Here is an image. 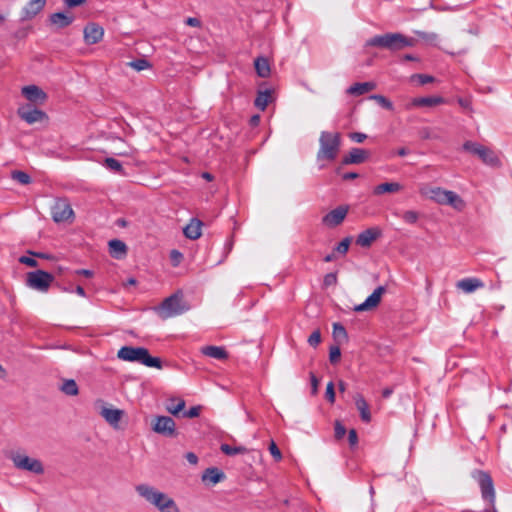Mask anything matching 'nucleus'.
Returning <instances> with one entry per match:
<instances>
[{"mask_svg": "<svg viewBox=\"0 0 512 512\" xmlns=\"http://www.w3.org/2000/svg\"><path fill=\"white\" fill-rule=\"evenodd\" d=\"M337 283V275L336 273H328L324 277V285L325 286H332Z\"/></svg>", "mask_w": 512, "mask_h": 512, "instance_id": "obj_52", "label": "nucleus"}, {"mask_svg": "<svg viewBox=\"0 0 512 512\" xmlns=\"http://www.w3.org/2000/svg\"><path fill=\"white\" fill-rule=\"evenodd\" d=\"M52 219L56 223L72 221L74 211L67 198H58L51 207Z\"/></svg>", "mask_w": 512, "mask_h": 512, "instance_id": "obj_10", "label": "nucleus"}, {"mask_svg": "<svg viewBox=\"0 0 512 512\" xmlns=\"http://www.w3.org/2000/svg\"><path fill=\"white\" fill-rule=\"evenodd\" d=\"M421 196L426 197L441 205H450L454 209L461 211L465 207L464 200L455 192L445 190L441 187H432L423 184L419 188Z\"/></svg>", "mask_w": 512, "mask_h": 512, "instance_id": "obj_2", "label": "nucleus"}, {"mask_svg": "<svg viewBox=\"0 0 512 512\" xmlns=\"http://www.w3.org/2000/svg\"><path fill=\"white\" fill-rule=\"evenodd\" d=\"M369 157V152L361 148H352L341 161L342 165L361 164Z\"/></svg>", "mask_w": 512, "mask_h": 512, "instance_id": "obj_19", "label": "nucleus"}, {"mask_svg": "<svg viewBox=\"0 0 512 512\" xmlns=\"http://www.w3.org/2000/svg\"><path fill=\"white\" fill-rule=\"evenodd\" d=\"M54 281V276L44 270L28 272L26 285L40 292H47Z\"/></svg>", "mask_w": 512, "mask_h": 512, "instance_id": "obj_8", "label": "nucleus"}, {"mask_svg": "<svg viewBox=\"0 0 512 512\" xmlns=\"http://www.w3.org/2000/svg\"><path fill=\"white\" fill-rule=\"evenodd\" d=\"M458 103L463 108H469L470 107V102L468 100H466V99L459 98L458 99Z\"/></svg>", "mask_w": 512, "mask_h": 512, "instance_id": "obj_64", "label": "nucleus"}, {"mask_svg": "<svg viewBox=\"0 0 512 512\" xmlns=\"http://www.w3.org/2000/svg\"><path fill=\"white\" fill-rule=\"evenodd\" d=\"M321 342V333L319 330H315L308 338V343L312 347H317Z\"/></svg>", "mask_w": 512, "mask_h": 512, "instance_id": "obj_46", "label": "nucleus"}, {"mask_svg": "<svg viewBox=\"0 0 512 512\" xmlns=\"http://www.w3.org/2000/svg\"><path fill=\"white\" fill-rule=\"evenodd\" d=\"M11 178L22 185H28L31 183V177L24 171L14 170L11 172Z\"/></svg>", "mask_w": 512, "mask_h": 512, "instance_id": "obj_38", "label": "nucleus"}, {"mask_svg": "<svg viewBox=\"0 0 512 512\" xmlns=\"http://www.w3.org/2000/svg\"><path fill=\"white\" fill-rule=\"evenodd\" d=\"M256 73L259 77L266 78L270 75L269 62L264 57H258L254 61Z\"/></svg>", "mask_w": 512, "mask_h": 512, "instance_id": "obj_33", "label": "nucleus"}, {"mask_svg": "<svg viewBox=\"0 0 512 512\" xmlns=\"http://www.w3.org/2000/svg\"><path fill=\"white\" fill-rule=\"evenodd\" d=\"M375 88L376 84L374 82L355 83L348 88L347 93L350 95L359 96L370 92Z\"/></svg>", "mask_w": 512, "mask_h": 512, "instance_id": "obj_30", "label": "nucleus"}, {"mask_svg": "<svg viewBox=\"0 0 512 512\" xmlns=\"http://www.w3.org/2000/svg\"><path fill=\"white\" fill-rule=\"evenodd\" d=\"M152 429L154 432L166 437H175L177 435L176 423L169 416H157Z\"/></svg>", "mask_w": 512, "mask_h": 512, "instance_id": "obj_14", "label": "nucleus"}, {"mask_svg": "<svg viewBox=\"0 0 512 512\" xmlns=\"http://www.w3.org/2000/svg\"><path fill=\"white\" fill-rule=\"evenodd\" d=\"M415 77H417L419 79V82L422 85H425V84H428V83H431L434 81V78L432 76L426 75V74H417V75H415Z\"/></svg>", "mask_w": 512, "mask_h": 512, "instance_id": "obj_54", "label": "nucleus"}, {"mask_svg": "<svg viewBox=\"0 0 512 512\" xmlns=\"http://www.w3.org/2000/svg\"><path fill=\"white\" fill-rule=\"evenodd\" d=\"M63 2L68 8H74L85 4L87 0H63Z\"/></svg>", "mask_w": 512, "mask_h": 512, "instance_id": "obj_55", "label": "nucleus"}, {"mask_svg": "<svg viewBox=\"0 0 512 512\" xmlns=\"http://www.w3.org/2000/svg\"><path fill=\"white\" fill-rule=\"evenodd\" d=\"M340 345L331 346L329 350V360L332 364H337L340 361L341 350Z\"/></svg>", "mask_w": 512, "mask_h": 512, "instance_id": "obj_42", "label": "nucleus"}, {"mask_svg": "<svg viewBox=\"0 0 512 512\" xmlns=\"http://www.w3.org/2000/svg\"><path fill=\"white\" fill-rule=\"evenodd\" d=\"M202 221L197 218H192L190 222L183 228V233L186 238L196 240L202 235Z\"/></svg>", "mask_w": 512, "mask_h": 512, "instance_id": "obj_20", "label": "nucleus"}, {"mask_svg": "<svg viewBox=\"0 0 512 512\" xmlns=\"http://www.w3.org/2000/svg\"><path fill=\"white\" fill-rule=\"evenodd\" d=\"M336 258H337L336 257V252L333 250L332 253H330V254H328V255H326L324 257V261L325 262H331V261L335 260Z\"/></svg>", "mask_w": 512, "mask_h": 512, "instance_id": "obj_63", "label": "nucleus"}, {"mask_svg": "<svg viewBox=\"0 0 512 512\" xmlns=\"http://www.w3.org/2000/svg\"><path fill=\"white\" fill-rule=\"evenodd\" d=\"M335 438L337 440L342 439L346 434V428L342 425L340 421H336L334 425Z\"/></svg>", "mask_w": 512, "mask_h": 512, "instance_id": "obj_47", "label": "nucleus"}, {"mask_svg": "<svg viewBox=\"0 0 512 512\" xmlns=\"http://www.w3.org/2000/svg\"><path fill=\"white\" fill-rule=\"evenodd\" d=\"M185 407V401L181 398L172 397L168 399V402L166 404V410L174 415L177 416Z\"/></svg>", "mask_w": 512, "mask_h": 512, "instance_id": "obj_32", "label": "nucleus"}, {"mask_svg": "<svg viewBox=\"0 0 512 512\" xmlns=\"http://www.w3.org/2000/svg\"><path fill=\"white\" fill-rule=\"evenodd\" d=\"M386 288L384 286L377 287L374 292L361 304L355 306L356 312L369 311L376 308L381 302V297L385 293Z\"/></svg>", "mask_w": 512, "mask_h": 512, "instance_id": "obj_16", "label": "nucleus"}, {"mask_svg": "<svg viewBox=\"0 0 512 512\" xmlns=\"http://www.w3.org/2000/svg\"><path fill=\"white\" fill-rule=\"evenodd\" d=\"M104 164L108 169L120 174H124L122 164L117 159L108 157L105 159Z\"/></svg>", "mask_w": 512, "mask_h": 512, "instance_id": "obj_39", "label": "nucleus"}, {"mask_svg": "<svg viewBox=\"0 0 512 512\" xmlns=\"http://www.w3.org/2000/svg\"><path fill=\"white\" fill-rule=\"evenodd\" d=\"M21 94L32 105H43L48 99L47 93L37 85L31 84L21 88Z\"/></svg>", "mask_w": 512, "mask_h": 512, "instance_id": "obj_13", "label": "nucleus"}, {"mask_svg": "<svg viewBox=\"0 0 512 512\" xmlns=\"http://www.w3.org/2000/svg\"><path fill=\"white\" fill-rule=\"evenodd\" d=\"M220 450L226 454V455H229V456H234V455H237V454H245L248 452V449L244 446H236V447H232L228 444H222L220 446Z\"/></svg>", "mask_w": 512, "mask_h": 512, "instance_id": "obj_37", "label": "nucleus"}, {"mask_svg": "<svg viewBox=\"0 0 512 512\" xmlns=\"http://www.w3.org/2000/svg\"><path fill=\"white\" fill-rule=\"evenodd\" d=\"M415 40L408 38L401 33H386L370 38L367 46L379 47L390 51H399L406 47L414 46Z\"/></svg>", "mask_w": 512, "mask_h": 512, "instance_id": "obj_4", "label": "nucleus"}, {"mask_svg": "<svg viewBox=\"0 0 512 512\" xmlns=\"http://www.w3.org/2000/svg\"><path fill=\"white\" fill-rule=\"evenodd\" d=\"M110 255L115 259H122L127 254L126 244L118 239L110 240L108 243Z\"/></svg>", "mask_w": 512, "mask_h": 512, "instance_id": "obj_26", "label": "nucleus"}, {"mask_svg": "<svg viewBox=\"0 0 512 512\" xmlns=\"http://www.w3.org/2000/svg\"><path fill=\"white\" fill-rule=\"evenodd\" d=\"M402 218L405 222H407L409 224H414L417 222V220L419 218V214L416 211L409 210V211H405L403 213Z\"/></svg>", "mask_w": 512, "mask_h": 512, "instance_id": "obj_44", "label": "nucleus"}, {"mask_svg": "<svg viewBox=\"0 0 512 512\" xmlns=\"http://www.w3.org/2000/svg\"><path fill=\"white\" fill-rule=\"evenodd\" d=\"M359 175L355 172H347L343 174L342 178L343 180H353L356 179Z\"/></svg>", "mask_w": 512, "mask_h": 512, "instance_id": "obj_62", "label": "nucleus"}, {"mask_svg": "<svg viewBox=\"0 0 512 512\" xmlns=\"http://www.w3.org/2000/svg\"><path fill=\"white\" fill-rule=\"evenodd\" d=\"M12 461L18 469L33 472L35 474H42L44 472L43 465L39 460L30 458L26 455H13Z\"/></svg>", "mask_w": 512, "mask_h": 512, "instance_id": "obj_12", "label": "nucleus"}, {"mask_svg": "<svg viewBox=\"0 0 512 512\" xmlns=\"http://www.w3.org/2000/svg\"><path fill=\"white\" fill-rule=\"evenodd\" d=\"M19 262L22 263V264H25L29 267H36L37 266V261L32 258V257H28V256H21L19 258Z\"/></svg>", "mask_w": 512, "mask_h": 512, "instance_id": "obj_53", "label": "nucleus"}, {"mask_svg": "<svg viewBox=\"0 0 512 512\" xmlns=\"http://www.w3.org/2000/svg\"><path fill=\"white\" fill-rule=\"evenodd\" d=\"M36 105L25 104L17 109V115L27 124H34L37 122H44L48 120L46 112L35 107Z\"/></svg>", "mask_w": 512, "mask_h": 512, "instance_id": "obj_11", "label": "nucleus"}, {"mask_svg": "<svg viewBox=\"0 0 512 512\" xmlns=\"http://www.w3.org/2000/svg\"><path fill=\"white\" fill-rule=\"evenodd\" d=\"M185 23L192 27H200L201 26V21L195 17H188L186 19Z\"/></svg>", "mask_w": 512, "mask_h": 512, "instance_id": "obj_58", "label": "nucleus"}, {"mask_svg": "<svg viewBox=\"0 0 512 512\" xmlns=\"http://www.w3.org/2000/svg\"><path fill=\"white\" fill-rule=\"evenodd\" d=\"M370 99H373L375 101L378 102V104H380L383 108L385 109H388V110H392L393 109V104L390 100H388L386 97L382 96V95H371L370 96Z\"/></svg>", "mask_w": 512, "mask_h": 512, "instance_id": "obj_43", "label": "nucleus"}, {"mask_svg": "<svg viewBox=\"0 0 512 512\" xmlns=\"http://www.w3.org/2000/svg\"><path fill=\"white\" fill-rule=\"evenodd\" d=\"M348 211V205H340L322 217V224L328 228H335L345 220Z\"/></svg>", "mask_w": 512, "mask_h": 512, "instance_id": "obj_15", "label": "nucleus"}, {"mask_svg": "<svg viewBox=\"0 0 512 512\" xmlns=\"http://www.w3.org/2000/svg\"><path fill=\"white\" fill-rule=\"evenodd\" d=\"M354 401H355L356 408L360 413L361 420L366 423L370 422L371 421V413L369 410V405H368L367 401L365 400V398L361 394H356L354 396Z\"/></svg>", "mask_w": 512, "mask_h": 512, "instance_id": "obj_24", "label": "nucleus"}, {"mask_svg": "<svg viewBox=\"0 0 512 512\" xmlns=\"http://www.w3.org/2000/svg\"><path fill=\"white\" fill-rule=\"evenodd\" d=\"M420 37L425 40L426 42L430 43V44H436L439 37L436 33H426V32H421L419 33Z\"/></svg>", "mask_w": 512, "mask_h": 512, "instance_id": "obj_49", "label": "nucleus"}, {"mask_svg": "<svg viewBox=\"0 0 512 512\" xmlns=\"http://www.w3.org/2000/svg\"><path fill=\"white\" fill-rule=\"evenodd\" d=\"M201 352L205 356L218 360H226L228 358L227 351L223 347L219 346H204L201 348Z\"/></svg>", "mask_w": 512, "mask_h": 512, "instance_id": "obj_29", "label": "nucleus"}, {"mask_svg": "<svg viewBox=\"0 0 512 512\" xmlns=\"http://www.w3.org/2000/svg\"><path fill=\"white\" fill-rule=\"evenodd\" d=\"M402 189L401 184L397 182H385L382 184L377 185L374 188V194L380 195L383 193H395Z\"/></svg>", "mask_w": 512, "mask_h": 512, "instance_id": "obj_31", "label": "nucleus"}, {"mask_svg": "<svg viewBox=\"0 0 512 512\" xmlns=\"http://www.w3.org/2000/svg\"><path fill=\"white\" fill-rule=\"evenodd\" d=\"M462 148L464 151L477 156L485 165L493 168L501 166V160L496 152L487 146L473 141H466Z\"/></svg>", "mask_w": 512, "mask_h": 512, "instance_id": "obj_7", "label": "nucleus"}, {"mask_svg": "<svg viewBox=\"0 0 512 512\" xmlns=\"http://www.w3.org/2000/svg\"><path fill=\"white\" fill-rule=\"evenodd\" d=\"M269 451L276 461H280L282 459V453L274 441L270 442Z\"/></svg>", "mask_w": 512, "mask_h": 512, "instance_id": "obj_48", "label": "nucleus"}, {"mask_svg": "<svg viewBox=\"0 0 512 512\" xmlns=\"http://www.w3.org/2000/svg\"><path fill=\"white\" fill-rule=\"evenodd\" d=\"M200 411H201L200 406H194V407H191L188 411H185L183 413V416L186 418H195V417L199 416Z\"/></svg>", "mask_w": 512, "mask_h": 512, "instance_id": "obj_50", "label": "nucleus"}, {"mask_svg": "<svg viewBox=\"0 0 512 512\" xmlns=\"http://www.w3.org/2000/svg\"><path fill=\"white\" fill-rule=\"evenodd\" d=\"M348 441L351 446H355L358 443V436L355 429H351L348 433Z\"/></svg>", "mask_w": 512, "mask_h": 512, "instance_id": "obj_56", "label": "nucleus"}, {"mask_svg": "<svg viewBox=\"0 0 512 512\" xmlns=\"http://www.w3.org/2000/svg\"><path fill=\"white\" fill-rule=\"evenodd\" d=\"M351 241H352L351 237H346L333 250L336 253H339L341 255H345L348 252V250H349V246L351 244Z\"/></svg>", "mask_w": 512, "mask_h": 512, "instance_id": "obj_41", "label": "nucleus"}, {"mask_svg": "<svg viewBox=\"0 0 512 512\" xmlns=\"http://www.w3.org/2000/svg\"><path fill=\"white\" fill-rule=\"evenodd\" d=\"M127 65L136 71H142L151 67L150 62L144 58L133 60L129 62Z\"/></svg>", "mask_w": 512, "mask_h": 512, "instance_id": "obj_40", "label": "nucleus"}, {"mask_svg": "<svg viewBox=\"0 0 512 512\" xmlns=\"http://www.w3.org/2000/svg\"><path fill=\"white\" fill-rule=\"evenodd\" d=\"M271 100V91L265 90V91H259L257 94V97L254 101L255 106L264 111L266 107L268 106L269 102Z\"/></svg>", "mask_w": 512, "mask_h": 512, "instance_id": "obj_35", "label": "nucleus"}, {"mask_svg": "<svg viewBox=\"0 0 512 512\" xmlns=\"http://www.w3.org/2000/svg\"><path fill=\"white\" fill-rule=\"evenodd\" d=\"M456 286L465 293H472L479 288H483L484 283L478 278H464L458 281Z\"/></svg>", "mask_w": 512, "mask_h": 512, "instance_id": "obj_23", "label": "nucleus"}, {"mask_svg": "<svg viewBox=\"0 0 512 512\" xmlns=\"http://www.w3.org/2000/svg\"><path fill=\"white\" fill-rule=\"evenodd\" d=\"M60 389L69 396H76L79 393L78 385L73 379L65 380Z\"/></svg>", "mask_w": 512, "mask_h": 512, "instance_id": "obj_36", "label": "nucleus"}, {"mask_svg": "<svg viewBox=\"0 0 512 512\" xmlns=\"http://www.w3.org/2000/svg\"><path fill=\"white\" fill-rule=\"evenodd\" d=\"M46 0H30L23 9V17L31 19L36 16L45 6Z\"/></svg>", "mask_w": 512, "mask_h": 512, "instance_id": "obj_27", "label": "nucleus"}, {"mask_svg": "<svg viewBox=\"0 0 512 512\" xmlns=\"http://www.w3.org/2000/svg\"><path fill=\"white\" fill-rule=\"evenodd\" d=\"M333 338L337 344L341 345L348 342V334L345 327L340 323L333 324Z\"/></svg>", "mask_w": 512, "mask_h": 512, "instance_id": "obj_34", "label": "nucleus"}, {"mask_svg": "<svg viewBox=\"0 0 512 512\" xmlns=\"http://www.w3.org/2000/svg\"><path fill=\"white\" fill-rule=\"evenodd\" d=\"M123 414V410L106 407H103L100 412V415L106 420V422L115 428L118 427Z\"/></svg>", "mask_w": 512, "mask_h": 512, "instance_id": "obj_22", "label": "nucleus"}, {"mask_svg": "<svg viewBox=\"0 0 512 512\" xmlns=\"http://www.w3.org/2000/svg\"><path fill=\"white\" fill-rule=\"evenodd\" d=\"M49 21L58 29H62L73 23L74 16L69 13L57 12L50 15Z\"/></svg>", "mask_w": 512, "mask_h": 512, "instance_id": "obj_21", "label": "nucleus"}, {"mask_svg": "<svg viewBox=\"0 0 512 512\" xmlns=\"http://www.w3.org/2000/svg\"><path fill=\"white\" fill-rule=\"evenodd\" d=\"M104 30L96 23H89L84 28V40L87 44H96L103 38Z\"/></svg>", "mask_w": 512, "mask_h": 512, "instance_id": "obj_18", "label": "nucleus"}, {"mask_svg": "<svg viewBox=\"0 0 512 512\" xmlns=\"http://www.w3.org/2000/svg\"><path fill=\"white\" fill-rule=\"evenodd\" d=\"M136 492L160 512H181L176 502L167 494L147 484H139Z\"/></svg>", "mask_w": 512, "mask_h": 512, "instance_id": "obj_1", "label": "nucleus"}, {"mask_svg": "<svg viewBox=\"0 0 512 512\" xmlns=\"http://www.w3.org/2000/svg\"><path fill=\"white\" fill-rule=\"evenodd\" d=\"M349 138L356 143H362L367 138V135L361 132H352L349 134Z\"/></svg>", "mask_w": 512, "mask_h": 512, "instance_id": "obj_51", "label": "nucleus"}, {"mask_svg": "<svg viewBox=\"0 0 512 512\" xmlns=\"http://www.w3.org/2000/svg\"><path fill=\"white\" fill-rule=\"evenodd\" d=\"M382 235V231L378 227H371L362 231L356 238V244L367 248Z\"/></svg>", "mask_w": 512, "mask_h": 512, "instance_id": "obj_17", "label": "nucleus"}, {"mask_svg": "<svg viewBox=\"0 0 512 512\" xmlns=\"http://www.w3.org/2000/svg\"><path fill=\"white\" fill-rule=\"evenodd\" d=\"M170 257L171 260L174 262V265H178L180 260L182 259V254L177 250H172Z\"/></svg>", "mask_w": 512, "mask_h": 512, "instance_id": "obj_57", "label": "nucleus"}, {"mask_svg": "<svg viewBox=\"0 0 512 512\" xmlns=\"http://www.w3.org/2000/svg\"><path fill=\"white\" fill-rule=\"evenodd\" d=\"M325 398L331 404H333L335 402V390H334V383L333 382H329L327 384L326 392H325Z\"/></svg>", "mask_w": 512, "mask_h": 512, "instance_id": "obj_45", "label": "nucleus"}, {"mask_svg": "<svg viewBox=\"0 0 512 512\" xmlns=\"http://www.w3.org/2000/svg\"><path fill=\"white\" fill-rule=\"evenodd\" d=\"M341 134L339 132L323 131L319 138V150L317 152V160L332 162L340 151Z\"/></svg>", "mask_w": 512, "mask_h": 512, "instance_id": "obj_5", "label": "nucleus"}, {"mask_svg": "<svg viewBox=\"0 0 512 512\" xmlns=\"http://www.w3.org/2000/svg\"><path fill=\"white\" fill-rule=\"evenodd\" d=\"M189 309L187 303L183 300V294L176 292L163 300V302L155 308L156 312L162 319H168L186 312Z\"/></svg>", "mask_w": 512, "mask_h": 512, "instance_id": "obj_6", "label": "nucleus"}, {"mask_svg": "<svg viewBox=\"0 0 512 512\" xmlns=\"http://www.w3.org/2000/svg\"><path fill=\"white\" fill-rule=\"evenodd\" d=\"M119 359L128 362H138L147 367L162 369V360L159 357H153L148 349L144 347L123 346L117 353Z\"/></svg>", "mask_w": 512, "mask_h": 512, "instance_id": "obj_3", "label": "nucleus"}, {"mask_svg": "<svg viewBox=\"0 0 512 512\" xmlns=\"http://www.w3.org/2000/svg\"><path fill=\"white\" fill-rule=\"evenodd\" d=\"M224 479H225L224 472L216 467L207 468L202 475L203 482H209L212 484H217Z\"/></svg>", "mask_w": 512, "mask_h": 512, "instance_id": "obj_28", "label": "nucleus"}, {"mask_svg": "<svg viewBox=\"0 0 512 512\" xmlns=\"http://www.w3.org/2000/svg\"><path fill=\"white\" fill-rule=\"evenodd\" d=\"M318 379L314 374H311V385H312V393L316 394L318 390Z\"/></svg>", "mask_w": 512, "mask_h": 512, "instance_id": "obj_61", "label": "nucleus"}, {"mask_svg": "<svg viewBox=\"0 0 512 512\" xmlns=\"http://www.w3.org/2000/svg\"><path fill=\"white\" fill-rule=\"evenodd\" d=\"M445 103V99L441 96H429L414 98L411 102L415 107H433Z\"/></svg>", "mask_w": 512, "mask_h": 512, "instance_id": "obj_25", "label": "nucleus"}, {"mask_svg": "<svg viewBox=\"0 0 512 512\" xmlns=\"http://www.w3.org/2000/svg\"><path fill=\"white\" fill-rule=\"evenodd\" d=\"M75 274L84 276L86 278H91V277H93L94 272L92 270H88V269H78L75 271Z\"/></svg>", "mask_w": 512, "mask_h": 512, "instance_id": "obj_59", "label": "nucleus"}, {"mask_svg": "<svg viewBox=\"0 0 512 512\" xmlns=\"http://www.w3.org/2000/svg\"><path fill=\"white\" fill-rule=\"evenodd\" d=\"M472 476L480 486L482 498L488 502L489 506H493V503H495V489L490 474L483 470H475Z\"/></svg>", "mask_w": 512, "mask_h": 512, "instance_id": "obj_9", "label": "nucleus"}, {"mask_svg": "<svg viewBox=\"0 0 512 512\" xmlns=\"http://www.w3.org/2000/svg\"><path fill=\"white\" fill-rule=\"evenodd\" d=\"M185 458L187 459V461L192 464V465H196L198 463V457L195 453L193 452H188L186 453L185 455Z\"/></svg>", "mask_w": 512, "mask_h": 512, "instance_id": "obj_60", "label": "nucleus"}]
</instances>
